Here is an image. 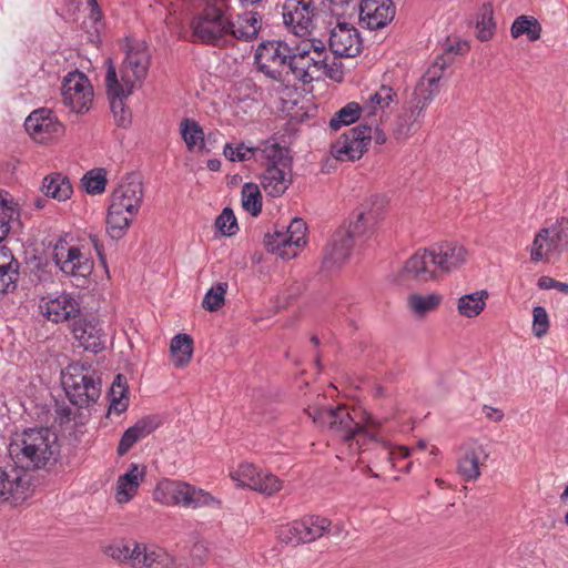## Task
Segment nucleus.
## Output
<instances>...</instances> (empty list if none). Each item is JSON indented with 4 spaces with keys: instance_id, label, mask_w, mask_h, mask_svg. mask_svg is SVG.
Instances as JSON below:
<instances>
[{
    "instance_id": "nucleus-25",
    "label": "nucleus",
    "mask_w": 568,
    "mask_h": 568,
    "mask_svg": "<svg viewBox=\"0 0 568 568\" xmlns=\"http://www.w3.org/2000/svg\"><path fill=\"white\" fill-rule=\"evenodd\" d=\"M291 172L285 169L280 170L275 165H266L260 178L261 185L270 196H281L292 183Z\"/></svg>"
},
{
    "instance_id": "nucleus-46",
    "label": "nucleus",
    "mask_w": 568,
    "mask_h": 568,
    "mask_svg": "<svg viewBox=\"0 0 568 568\" xmlns=\"http://www.w3.org/2000/svg\"><path fill=\"white\" fill-rule=\"evenodd\" d=\"M439 81L440 79L423 77L416 85L414 99H416L418 103H423L424 101L427 106L439 92Z\"/></svg>"
},
{
    "instance_id": "nucleus-9",
    "label": "nucleus",
    "mask_w": 568,
    "mask_h": 568,
    "mask_svg": "<svg viewBox=\"0 0 568 568\" xmlns=\"http://www.w3.org/2000/svg\"><path fill=\"white\" fill-rule=\"evenodd\" d=\"M106 64L105 88L110 106L118 125L125 128L131 123V113L125 105V100L132 94L134 82L131 77L123 75V83H120L112 60L108 59Z\"/></svg>"
},
{
    "instance_id": "nucleus-20",
    "label": "nucleus",
    "mask_w": 568,
    "mask_h": 568,
    "mask_svg": "<svg viewBox=\"0 0 568 568\" xmlns=\"http://www.w3.org/2000/svg\"><path fill=\"white\" fill-rule=\"evenodd\" d=\"M71 332L85 351L99 353L104 348L102 329L94 321H89L80 314L71 323Z\"/></svg>"
},
{
    "instance_id": "nucleus-54",
    "label": "nucleus",
    "mask_w": 568,
    "mask_h": 568,
    "mask_svg": "<svg viewBox=\"0 0 568 568\" xmlns=\"http://www.w3.org/2000/svg\"><path fill=\"white\" fill-rule=\"evenodd\" d=\"M292 242V235L286 230H275L273 234L264 236V244L271 253L278 252L286 243Z\"/></svg>"
},
{
    "instance_id": "nucleus-62",
    "label": "nucleus",
    "mask_w": 568,
    "mask_h": 568,
    "mask_svg": "<svg viewBox=\"0 0 568 568\" xmlns=\"http://www.w3.org/2000/svg\"><path fill=\"white\" fill-rule=\"evenodd\" d=\"M326 58H327L326 51L311 52L313 68L315 69V72L317 75H318V72L326 70V68H327Z\"/></svg>"
},
{
    "instance_id": "nucleus-33",
    "label": "nucleus",
    "mask_w": 568,
    "mask_h": 568,
    "mask_svg": "<svg viewBox=\"0 0 568 568\" xmlns=\"http://www.w3.org/2000/svg\"><path fill=\"white\" fill-rule=\"evenodd\" d=\"M129 387L126 377L123 374H118L110 387L109 397V413L114 412L116 414H122L128 409L129 406Z\"/></svg>"
},
{
    "instance_id": "nucleus-49",
    "label": "nucleus",
    "mask_w": 568,
    "mask_h": 568,
    "mask_svg": "<svg viewBox=\"0 0 568 568\" xmlns=\"http://www.w3.org/2000/svg\"><path fill=\"white\" fill-rule=\"evenodd\" d=\"M396 97V93L390 87L382 85L374 94L369 97V112L368 115H375L376 108H387Z\"/></svg>"
},
{
    "instance_id": "nucleus-22",
    "label": "nucleus",
    "mask_w": 568,
    "mask_h": 568,
    "mask_svg": "<svg viewBox=\"0 0 568 568\" xmlns=\"http://www.w3.org/2000/svg\"><path fill=\"white\" fill-rule=\"evenodd\" d=\"M27 132L33 139H44L43 134L52 135L62 132V124L52 114V111L45 108L33 111L24 122Z\"/></svg>"
},
{
    "instance_id": "nucleus-60",
    "label": "nucleus",
    "mask_w": 568,
    "mask_h": 568,
    "mask_svg": "<svg viewBox=\"0 0 568 568\" xmlns=\"http://www.w3.org/2000/svg\"><path fill=\"white\" fill-rule=\"evenodd\" d=\"M0 206L2 210V226H6L3 234L6 235L9 232V221L12 219L14 211L12 207V202L2 196L1 190H0Z\"/></svg>"
},
{
    "instance_id": "nucleus-4",
    "label": "nucleus",
    "mask_w": 568,
    "mask_h": 568,
    "mask_svg": "<svg viewBox=\"0 0 568 568\" xmlns=\"http://www.w3.org/2000/svg\"><path fill=\"white\" fill-rule=\"evenodd\" d=\"M313 423L320 427H327L329 430L339 435L344 442L356 440L362 445L366 439L373 440L374 437L358 422H355L345 406L320 407L310 406L305 409Z\"/></svg>"
},
{
    "instance_id": "nucleus-21",
    "label": "nucleus",
    "mask_w": 568,
    "mask_h": 568,
    "mask_svg": "<svg viewBox=\"0 0 568 568\" xmlns=\"http://www.w3.org/2000/svg\"><path fill=\"white\" fill-rule=\"evenodd\" d=\"M312 44H298L290 48L287 68L294 78L303 83L312 82L316 77L311 59Z\"/></svg>"
},
{
    "instance_id": "nucleus-8",
    "label": "nucleus",
    "mask_w": 568,
    "mask_h": 568,
    "mask_svg": "<svg viewBox=\"0 0 568 568\" xmlns=\"http://www.w3.org/2000/svg\"><path fill=\"white\" fill-rule=\"evenodd\" d=\"M354 243L348 235L336 231L323 251L321 265L315 277L310 281L329 282L336 278L342 267L348 261Z\"/></svg>"
},
{
    "instance_id": "nucleus-41",
    "label": "nucleus",
    "mask_w": 568,
    "mask_h": 568,
    "mask_svg": "<svg viewBox=\"0 0 568 568\" xmlns=\"http://www.w3.org/2000/svg\"><path fill=\"white\" fill-rule=\"evenodd\" d=\"M362 106L357 102H349L338 110L329 121V128L334 131L339 130L343 125L355 123L362 113Z\"/></svg>"
},
{
    "instance_id": "nucleus-59",
    "label": "nucleus",
    "mask_w": 568,
    "mask_h": 568,
    "mask_svg": "<svg viewBox=\"0 0 568 568\" xmlns=\"http://www.w3.org/2000/svg\"><path fill=\"white\" fill-rule=\"evenodd\" d=\"M19 266V262L0 265V280L3 284H16L18 282Z\"/></svg>"
},
{
    "instance_id": "nucleus-37",
    "label": "nucleus",
    "mask_w": 568,
    "mask_h": 568,
    "mask_svg": "<svg viewBox=\"0 0 568 568\" xmlns=\"http://www.w3.org/2000/svg\"><path fill=\"white\" fill-rule=\"evenodd\" d=\"M180 133L189 151L199 145L200 151H205L204 132L201 125L192 119L185 118L180 123Z\"/></svg>"
},
{
    "instance_id": "nucleus-17",
    "label": "nucleus",
    "mask_w": 568,
    "mask_h": 568,
    "mask_svg": "<svg viewBox=\"0 0 568 568\" xmlns=\"http://www.w3.org/2000/svg\"><path fill=\"white\" fill-rule=\"evenodd\" d=\"M395 16L392 0H362L359 21L369 30H377L388 24Z\"/></svg>"
},
{
    "instance_id": "nucleus-1",
    "label": "nucleus",
    "mask_w": 568,
    "mask_h": 568,
    "mask_svg": "<svg viewBox=\"0 0 568 568\" xmlns=\"http://www.w3.org/2000/svg\"><path fill=\"white\" fill-rule=\"evenodd\" d=\"M60 450L58 435L48 427H29L16 434L9 454L21 468H0V498L14 504L24 500L30 478L23 469L50 470L58 463Z\"/></svg>"
},
{
    "instance_id": "nucleus-18",
    "label": "nucleus",
    "mask_w": 568,
    "mask_h": 568,
    "mask_svg": "<svg viewBox=\"0 0 568 568\" xmlns=\"http://www.w3.org/2000/svg\"><path fill=\"white\" fill-rule=\"evenodd\" d=\"M133 568H187V565L176 562L175 558L160 548H148L135 544L133 548Z\"/></svg>"
},
{
    "instance_id": "nucleus-57",
    "label": "nucleus",
    "mask_w": 568,
    "mask_h": 568,
    "mask_svg": "<svg viewBox=\"0 0 568 568\" xmlns=\"http://www.w3.org/2000/svg\"><path fill=\"white\" fill-rule=\"evenodd\" d=\"M257 484L254 490L265 495H272L281 489V480L271 473L261 471Z\"/></svg>"
},
{
    "instance_id": "nucleus-34",
    "label": "nucleus",
    "mask_w": 568,
    "mask_h": 568,
    "mask_svg": "<svg viewBox=\"0 0 568 568\" xmlns=\"http://www.w3.org/2000/svg\"><path fill=\"white\" fill-rule=\"evenodd\" d=\"M300 521L303 542H311L331 531L332 523L326 517L311 515L302 518Z\"/></svg>"
},
{
    "instance_id": "nucleus-7",
    "label": "nucleus",
    "mask_w": 568,
    "mask_h": 568,
    "mask_svg": "<svg viewBox=\"0 0 568 568\" xmlns=\"http://www.w3.org/2000/svg\"><path fill=\"white\" fill-rule=\"evenodd\" d=\"M568 248V219L561 217L548 227H542L535 235L530 247L532 262H551L558 260Z\"/></svg>"
},
{
    "instance_id": "nucleus-28",
    "label": "nucleus",
    "mask_w": 568,
    "mask_h": 568,
    "mask_svg": "<svg viewBox=\"0 0 568 568\" xmlns=\"http://www.w3.org/2000/svg\"><path fill=\"white\" fill-rule=\"evenodd\" d=\"M261 29V16L257 12L248 11L239 16L235 22L232 21L230 36L234 39L250 41L256 38Z\"/></svg>"
},
{
    "instance_id": "nucleus-55",
    "label": "nucleus",
    "mask_w": 568,
    "mask_h": 568,
    "mask_svg": "<svg viewBox=\"0 0 568 568\" xmlns=\"http://www.w3.org/2000/svg\"><path fill=\"white\" fill-rule=\"evenodd\" d=\"M532 333L536 337H542L549 329V318L542 306L532 310Z\"/></svg>"
},
{
    "instance_id": "nucleus-14",
    "label": "nucleus",
    "mask_w": 568,
    "mask_h": 568,
    "mask_svg": "<svg viewBox=\"0 0 568 568\" xmlns=\"http://www.w3.org/2000/svg\"><path fill=\"white\" fill-rule=\"evenodd\" d=\"M328 47L335 55L356 57L362 51V39L358 30L347 22H337L331 30Z\"/></svg>"
},
{
    "instance_id": "nucleus-61",
    "label": "nucleus",
    "mask_w": 568,
    "mask_h": 568,
    "mask_svg": "<svg viewBox=\"0 0 568 568\" xmlns=\"http://www.w3.org/2000/svg\"><path fill=\"white\" fill-rule=\"evenodd\" d=\"M206 548L202 544H195L191 549V566L193 568L201 567L204 564Z\"/></svg>"
},
{
    "instance_id": "nucleus-11",
    "label": "nucleus",
    "mask_w": 568,
    "mask_h": 568,
    "mask_svg": "<svg viewBox=\"0 0 568 568\" xmlns=\"http://www.w3.org/2000/svg\"><path fill=\"white\" fill-rule=\"evenodd\" d=\"M290 48L282 41H266L261 43L255 51V64L257 70L267 78L282 81L281 68L287 67Z\"/></svg>"
},
{
    "instance_id": "nucleus-63",
    "label": "nucleus",
    "mask_w": 568,
    "mask_h": 568,
    "mask_svg": "<svg viewBox=\"0 0 568 568\" xmlns=\"http://www.w3.org/2000/svg\"><path fill=\"white\" fill-rule=\"evenodd\" d=\"M303 245H295V243H286L276 254L283 260H291L297 256L300 247Z\"/></svg>"
},
{
    "instance_id": "nucleus-16",
    "label": "nucleus",
    "mask_w": 568,
    "mask_h": 568,
    "mask_svg": "<svg viewBox=\"0 0 568 568\" xmlns=\"http://www.w3.org/2000/svg\"><path fill=\"white\" fill-rule=\"evenodd\" d=\"M426 108L424 101L418 103L414 98L405 104L393 123L394 139L402 142L415 134L422 126V113Z\"/></svg>"
},
{
    "instance_id": "nucleus-52",
    "label": "nucleus",
    "mask_w": 568,
    "mask_h": 568,
    "mask_svg": "<svg viewBox=\"0 0 568 568\" xmlns=\"http://www.w3.org/2000/svg\"><path fill=\"white\" fill-rule=\"evenodd\" d=\"M277 535L278 539L287 545L296 546L303 542V536L298 520L282 526L278 529Z\"/></svg>"
},
{
    "instance_id": "nucleus-42",
    "label": "nucleus",
    "mask_w": 568,
    "mask_h": 568,
    "mask_svg": "<svg viewBox=\"0 0 568 568\" xmlns=\"http://www.w3.org/2000/svg\"><path fill=\"white\" fill-rule=\"evenodd\" d=\"M242 206L253 216L262 212V194L258 186L254 183H245L242 186Z\"/></svg>"
},
{
    "instance_id": "nucleus-40",
    "label": "nucleus",
    "mask_w": 568,
    "mask_h": 568,
    "mask_svg": "<svg viewBox=\"0 0 568 568\" xmlns=\"http://www.w3.org/2000/svg\"><path fill=\"white\" fill-rule=\"evenodd\" d=\"M440 296L436 294L419 295L410 294L407 298L408 307L419 317L435 311L440 304Z\"/></svg>"
},
{
    "instance_id": "nucleus-58",
    "label": "nucleus",
    "mask_w": 568,
    "mask_h": 568,
    "mask_svg": "<svg viewBox=\"0 0 568 568\" xmlns=\"http://www.w3.org/2000/svg\"><path fill=\"white\" fill-rule=\"evenodd\" d=\"M105 555L118 560V561H130L133 566V549H130L129 546L118 544L108 546L104 550Z\"/></svg>"
},
{
    "instance_id": "nucleus-6",
    "label": "nucleus",
    "mask_w": 568,
    "mask_h": 568,
    "mask_svg": "<svg viewBox=\"0 0 568 568\" xmlns=\"http://www.w3.org/2000/svg\"><path fill=\"white\" fill-rule=\"evenodd\" d=\"M154 498L163 505H181L186 508L220 506V500L210 493L181 480L163 479L155 490Z\"/></svg>"
},
{
    "instance_id": "nucleus-35",
    "label": "nucleus",
    "mask_w": 568,
    "mask_h": 568,
    "mask_svg": "<svg viewBox=\"0 0 568 568\" xmlns=\"http://www.w3.org/2000/svg\"><path fill=\"white\" fill-rule=\"evenodd\" d=\"M484 454V457L487 458L488 454L485 453L483 446L474 447L467 449L464 456L458 462V474L465 480H476L480 476L479 470V456Z\"/></svg>"
},
{
    "instance_id": "nucleus-48",
    "label": "nucleus",
    "mask_w": 568,
    "mask_h": 568,
    "mask_svg": "<svg viewBox=\"0 0 568 568\" xmlns=\"http://www.w3.org/2000/svg\"><path fill=\"white\" fill-rule=\"evenodd\" d=\"M227 286H211L205 293L202 307L209 312H216L225 304Z\"/></svg>"
},
{
    "instance_id": "nucleus-36",
    "label": "nucleus",
    "mask_w": 568,
    "mask_h": 568,
    "mask_svg": "<svg viewBox=\"0 0 568 568\" xmlns=\"http://www.w3.org/2000/svg\"><path fill=\"white\" fill-rule=\"evenodd\" d=\"M488 296L489 294L486 290L463 295L457 304L459 314L468 318L479 315L485 308Z\"/></svg>"
},
{
    "instance_id": "nucleus-64",
    "label": "nucleus",
    "mask_w": 568,
    "mask_h": 568,
    "mask_svg": "<svg viewBox=\"0 0 568 568\" xmlns=\"http://www.w3.org/2000/svg\"><path fill=\"white\" fill-rule=\"evenodd\" d=\"M57 419L60 424L68 423L71 418L72 409L65 403H55Z\"/></svg>"
},
{
    "instance_id": "nucleus-56",
    "label": "nucleus",
    "mask_w": 568,
    "mask_h": 568,
    "mask_svg": "<svg viewBox=\"0 0 568 568\" xmlns=\"http://www.w3.org/2000/svg\"><path fill=\"white\" fill-rule=\"evenodd\" d=\"M283 230H286L288 235H292V243L295 245H305L306 244V223L298 217H295L291 221L290 225H283Z\"/></svg>"
},
{
    "instance_id": "nucleus-30",
    "label": "nucleus",
    "mask_w": 568,
    "mask_h": 568,
    "mask_svg": "<svg viewBox=\"0 0 568 568\" xmlns=\"http://www.w3.org/2000/svg\"><path fill=\"white\" fill-rule=\"evenodd\" d=\"M42 191L45 196L58 201L68 200L73 192L70 180L61 173H53L45 176L42 183Z\"/></svg>"
},
{
    "instance_id": "nucleus-43",
    "label": "nucleus",
    "mask_w": 568,
    "mask_h": 568,
    "mask_svg": "<svg viewBox=\"0 0 568 568\" xmlns=\"http://www.w3.org/2000/svg\"><path fill=\"white\" fill-rule=\"evenodd\" d=\"M261 471L253 464L243 463L235 471L231 473V477L233 480L239 481L240 486L254 490L255 486L258 485Z\"/></svg>"
},
{
    "instance_id": "nucleus-50",
    "label": "nucleus",
    "mask_w": 568,
    "mask_h": 568,
    "mask_svg": "<svg viewBox=\"0 0 568 568\" xmlns=\"http://www.w3.org/2000/svg\"><path fill=\"white\" fill-rule=\"evenodd\" d=\"M216 229L226 236H232L239 231V225L233 211L225 207L215 220Z\"/></svg>"
},
{
    "instance_id": "nucleus-27",
    "label": "nucleus",
    "mask_w": 568,
    "mask_h": 568,
    "mask_svg": "<svg viewBox=\"0 0 568 568\" xmlns=\"http://www.w3.org/2000/svg\"><path fill=\"white\" fill-rule=\"evenodd\" d=\"M144 468L139 469V465L131 464L129 470L121 475L116 483V500L120 504L130 501L138 493L140 479L144 477Z\"/></svg>"
},
{
    "instance_id": "nucleus-32",
    "label": "nucleus",
    "mask_w": 568,
    "mask_h": 568,
    "mask_svg": "<svg viewBox=\"0 0 568 568\" xmlns=\"http://www.w3.org/2000/svg\"><path fill=\"white\" fill-rule=\"evenodd\" d=\"M170 352L176 367L186 366L193 355V338L189 334L179 333L170 343Z\"/></svg>"
},
{
    "instance_id": "nucleus-10",
    "label": "nucleus",
    "mask_w": 568,
    "mask_h": 568,
    "mask_svg": "<svg viewBox=\"0 0 568 568\" xmlns=\"http://www.w3.org/2000/svg\"><path fill=\"white\" fill-rule=\"evenodd\" d=\"M373 140V128L368 124H361L344 133L332 144V154L338 161L359 160L367 151Z\"/></svg>"
},
{
    "instance_id": "nucleus-31",
    "label": "nucleus",
    "mask_w": 568,
    "mask_h": 568,
    "mask_svg": "<svg viewBox=\"0 0 568 568\" xmlns=\"http://www.w3.org/2000/svg\"><path fill=\"white\" fill-rule=\"evenodd\" d=\"M135 214H128L125 210L110 204L106 215V231L113 240L123 237Z\"/></svg>"
},
{
    "instance_id": "nucleus-51",
    "label": "nucleus",
    "mask_w": 568,
    "mask_h": 568,
    "mask_svg": "<svg viewBox=\"0 0 568 568\" xmlns=\"http://www.w3.org/2000/svg\"><path fill=\"white\" fill-rule=\"evenodd\" d=\"M257 148L247 146L243 142L234 146L232 143H226L223 150L224 156L232 162L250 160Z\"/></svg>"
},
{
    "instance_id": "nucleus-44",
    "label": "nucleus",
    "mask_w": 568,
    "mask_h": 568,
    "mask_svg": "<svg viewBox=\"0 0 568 568\" xmlns=\"http://www.w3.org/2000/svg\"><path fill=\"white\" fill-rule=\"evenodd\" d=\"M375 225L366 220V217L363 215V213L358 212L356 213V216L354 220H352L345 230H337L339 233H344L348 235V240H351L353 243L356 239H362L368 235Z\"/></svg>"
},
{
    "instance_id": "nucleus-15",
    "label": "nucleus",
    "mask_w": 568,
    "mask_h": 568,
    "mask_svg": "<svg viewBox=\"0 0 568 568\" xmlns=\"http://www.w3.org/2000/svg\"><path fill=\"white\" fill-rule=\"evenodd\" d=\"M143 200V184L136 174H128L121 184L113 191L111 196V204L115 209L121 207L128 214H135L139 212Z\"/></svg>"
},
{
    "instance_id": "nucleus-26",
    "label": "nucleus",
    "mask_w": 568,
    "mask_h": 568,
    "mask_svg": "<svg viewBox=\"0 0 568 568\" xmlns=\"http://www.w3.org/2000/svg\"><path fill=\"white\" fill-rule=\"evenodd\" d=\"M54 257L57 258L59 270L64 274L74 277H85L92 272V263L81 253L80 248L75 246L68 248L65 260L60 258L58 253H55Z\"/></svg>"
},
{
    "instance_id": "nucleus-39",
    "label": "nucleus",
    "mask_w": 568,
    "mask_h": 568,
    "mask_svg": "<svg viewBox=\"0 0 568 568\" xmlns=\"http://www.w3.org/2000/svg\"><path fill=\"white\" fill-rule=\"evenodd\" d=\"M387 204L388 201L384 195L374 194L365 199L357 211L375 225L383 219Z\"/></svg>"
},
{
    "instance_id": "nucleus-19",
    "label": "nucleus",
    "mask_w": 568,
    "mask_h": 568,
    "mask_svg": "<svg viewBox=\"0 0 568 568\" xmlns=\"http://www.w3.org/2000/svg\"><path fill=\"white\" fill-rule=\"evenodd\" d=\"M149 67L150 54L146 45L143 42L130 45L126 52V58L120 70V83H123V75L131 77L134 83L144 80L148 74Z\"/></svg>"
},
{
    "instance_id": "nucleus-45",
    "label": "nucleus",
    "mask_w": 568,
    "mask_h": 568,
    "mask_svg": "<svg viewBox=\"0 0 568 568\" xmlns=\"http://www.w3.org/2000/svg\"><path fill=\"white\" fill-rule=\"evenodd\" d=\"M82 185L89 194H101L106 185V172L104 169H93L82 178Z\"/></svg>"
},
{
    "instance_id": "nucleus-2",
    "label": "nucleus",
    "mask_w": 568,
    "mask_h": 568,
    "mask_svg": "<svg viewBox=\"0 0 568 568\" xmlns=\"http://www.w3.org/2000/svg\"><path fill=\"white\" fill-rule=\"evenodd\" d=\"M468 250L458 242L444 241L418 250L394 275L393 282H443L468 261Z\"/></svg>"
},
{
    "instance_id": "nucleus-38",
    "label": "nucleus",
    "mask_w": 568,
    "mask_h": 568,
    "mask_svg": "<svg viewBox=\"0 0 568 568\" xmlns=\"http://www.w3.org/2000/svg\"><path fill=\"white\" fill-rule=\"evenodd\" d=\"M476 29L477 38L480 41L485 42L493 38L496 30V23L494 21V9L491 3L486 2L481 4L478 11Z\"/></svg>"
},
{
    "instance_id": "nucleus-53",
    "label": "nucleus",
    "mask_w": 568,
    "mask_h": 568,
    "mask_svg": "<svg viewBox=\"0 0 568 568\" xmlns=\"http://www.w3.org/2000/svg\"><path fill=\"white\" fill-rule=\"evenodd\" d=\"M57 270H59V265H57V262L54 264L45 263L44 265L38 262L34 265V267L30 271L29 281H38L40 283H52L53 271L57 272Z\"/></svg>"
},
{
    "instance_id": "nucleus-47",
    "label": "nucleus",
    "mask_w": 568,
    "mask_h": 568,
    "mask_svg": "<svg viewBox=\"0 0 568 568\" xmlns=\"http://www.w3.org/2000/svg\"><path fill=\"white\" fill-rule=\"evenodd\" d=\"M266 165H275L280 170L285 169L286 171H292V158L290 156V150L287 148L274 143L266 149Z\"/></svg>"
},
{
    "instance_id": "nucleus-13",
    "label": "nucleus",
    "mask_w": 568,
    "mask_h": 568,
    "mask_svg": "<svg viewBox=\"0 0 568 568\" xmlns=\"http://www.w3.org/2000/svg\"><path fill=\"white\" fill-rule=\"evenodd\" d=\"M63 102L71 111H89L93 101V89L87 75L79 71L70 72L62 84Z\"/></svg>"
},
{
    "instance_id": "nucleus-12",
    "label": "nucleus",
    "mask_w": 568,
    "mask_h": 568,
    "mask_svg": "<svg viewBox=\"0 0 568 568\" xmlns=\"http://www.w3.org/2000/svg\"><path fill=\"white\" fill-rule=\"evenodd\" d=\"M316 13L313 0H285L282 7L285 26L297 37L311 33Z\"/></svg>"
},
{
    "instance_id": "nucleus-29",
    "label": "nucleus",
    "mask_w": 568,
    "mask_h": 568,
    "mask_svg": "<svg viewBox=\"0 0 568 568\" xmlns=\"http://www.w3.org/2000/svg\"><path fill=\"white\" fill-rule=\"evenodd\" d=\"M541 32L542 27L534 16H518L510 27V36L513 39H519L525 36L530 42L538 41L541 38Z\"/></svg>"
},
{
    "instance_id": "nucleus-3",
    "label": "nucleus",
    "mask_w": 568,
    "mask_h": 568,
    "mask_svg": "<svg viewBox=\"0 0 568 568\" xmlns=\"http://www.w3.org/2000/svg\"><path fill=\"white\" fill-rule=\"evenodd\" d=\"M62 386L71 404L79 408L97 403L101 395V377L87 362L69 365L62 374Z\"/></svg>"
},
{
    "instance_id": "nucleus-5",
    "label": "nucleus",
    "mask_w": 568,
    "mask_h": 568,
    "mask_svg": "<svg viewBox=\"0 0 568 568\" xmlns=\"http://www.w3.org/2000/svg\"><path fill=\"white\" fill-rule=\"evenodd\" d=\"M229 0H206L205 8L192 22L193 34L203 43L217 45L232 27Z\"/></svg>"
},
{
    "instance_id": "nucleus-24",
    "label": "nucleus",
    "mask_w": 568,
    "mask_h": 568,
    "mask_svg": "<svg viewBox=\"0 0 568 568\" xmlns=\"http://www.w3.org/2000/svg\"><path fill=\"white\" fill-rule=\"evenodd\" d=\"M43 314L49 321L60 323L74 320L80 315L81 308L79 303L70 295L62 294L45 303Z\"/></svg>"
},
{
    "instance_id": "nucleus-23",
    "label": "nucleus",
    "mask_w": 568,
    "mask_h": 568,
    "mask_svg": "<svg viewBox=\"0 0 568 568\" xmlns=\"http://www.w3.org/2000/svg\"><path fill=\"white\" fill-rule=\"evenodd\" d=\"M159 427V420L154 416H145L129 427L121 436L116 453L124 456L135 443L145 438Z\"/></svg>"
}]
</instances>
